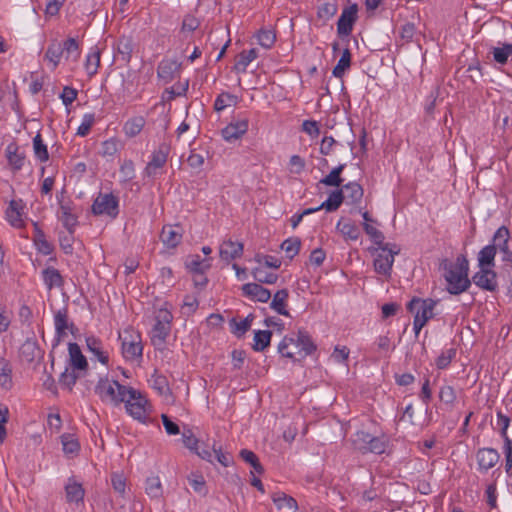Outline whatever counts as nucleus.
<instances>
[{"mask_svg": "<svg viewBox=\"0 0 512 512\" xmlns=\"http://www.w3.org/2000/svg\"><path fill=\"white\" fill-rule=\"evenodd\" d=\"M444 278L448 283L447 291L453 295H459L468 290L471 280L468 278L469 262L464 255H459L455 263L444 260L441 263Z\"/></svg>", "mask_w": 512, "mask_h": 512, "instance_id": "obj_1", "label": "nucleus"}, {"mask_svg": "<svg viewBox=\"0 0 512 512\" xmlns=\"http://www.w3.org/2000/svg\"><path fill=\"white\" fill-rule=\"evenodd\" d=\"M129 387L120 384L116 380H109L107 377L100 378L95 386V393L103 402H110L119 405L125 401Z\"/></svg>", "mask_w": 512, "mask_h": 512, "instance_id": "obj_2", "label": "nucleus"}, {"mask_svg": "<svg viewBox=\"0 0 512 512\" xmlns=\"http://www.w3.org/2000/svg\"><path fill=\"white\" fill-rule=\"evenodd\" d=\"M295 345L300 348V351L304 352L303 357L312 354L316 350V345L312 341L309 333L304 329H299L296 337L285 336L278 345V352L286 358L294 359V353L288 350L290 345Z\"/></svg>", "mask_w": 512, "mask_h": 512, "instance_id": "obj_3", "label": "nucleus"}, {"mask_svg": "<svg viewBox=\"0 0 512 512\" xmlns=\"http://www.w3.org/2000/svg\"><path fill=\"white\" fill-rule=\"evenodd\" d=\"M399 253L400 247L394 243H386L384 246L377 247L373 251V254H375V259L373 262L375 271L378 274L384 276L385 279H390L394 257Z\"/></svg>", "mask_w": 512, "mask_h": 512, "instance_id": "obj_4", "label": "nucleus"}, {"mask_svg": "<svg viewBox=\"0 0 512 512\" xmlns=\"http://www.w3.org/2000/svg\"><path fill=\"white\" fill-rule=\"evenodd\" d=\"M124 403L130 416L142 423L146 421L150 405L146 397L140 391L129 387V392H127Z\"/></svg>", "mask_w": 512, "mask_h": 512, "instance_id": "obj_5", "label": "nucleus"}, {"mask_svg": "<svg viewBox=\"0 0 512 512\" xmlns=\"http://www.w3.org/2000/svg\"><path fill=\"white\" fill-rule=\"evenodd\" d=\"M172 315L168 311H160L156 317V323L151 330V342L155 347L162 348L166 343V338L171 331Z\"/></svg>", "mask_w": 512, "mask_h": 512, "instance_id": "obj_6", "label": "nucleus"}, {"mask_svg": "<svg viewBox=\"0 0 512 512\" xmlns=\"http://www.w3.org/2000/svg\"><path fill=\"white\" fill-rule=\"evenodd\" d=\"M437 305V301L431 298L420 299L413 298L407 304V310L410 313H415L414 317H418L420 321L423 323H427L430 319L434 317V308Z\"/></svg>", "mask_w": 512, "mask_h": 512, "instance_id": "obj_7", "label": "nucleus"}, {"mask_svg": "<svg viewBox=\"0 0 512 512\" xmlns=\"http://www.w3.org/2000/svg\"><path fill=\"white\" fill-rule=\"evenodd\" d=\"M92 212L95 215H107L115 218L118 213V199L113 194H99L92 205Z\"/></svg>", "mask_w": 512, "mask_h": 512, "instance_id": "obj_8", "label": "nucleus"}, {"mask_svg": "<svg viewBox=\"0 0 512 512\" xmlns=\"http://www.w3.org/2000/svg\"><path fill=\"white\" fill-rule=\"evenodd\" d=\"M169 153L170 145L161 143L152 153L151 160L144 170L145 175L150 178H155L159 174V170L166 164Z\"/></svg>", "mask_w": 512, "mask_h": 512, "instance_id": "obj_9", "label": "nucleus"}, {"mask_svg": "<svg viewBox=\"0 0 512 512\" xmlns=\"http://www.w3.org/2000/svg\"><path fill=\"white\" fill-rule=\"evenodd\" d=\"M357 13V4H352L343 9L337 22V34L339 37H347L352 33L353 26L357 21Z\"/></svg>", "mask_w": 512, "mask_h": 512, "instance_id": "obj_10", "label": "nucleus"}, {"mask_svg": "<svg viewBox=\"0 0 512 512\" xmlns=\"http://www.w3.org/2000/svg\"><path fill=\"white\" fill-rule=\"evenodd\" d=\"M472 281L479 288L487 291H495L497 289V274L492 268H480L472 277Z\"/></svg>", "mask_w": 512, "mask_h": 512, "instance_id": "obj_11", "label": "nucleus"}, {"mask_svg": "<svg viewBox=\"0 0 512 512\" xmlns=\"http://www.w3.org/2000/svg\"><path fill=\"white\" fill-rule=\"evenodd\" d=\"M24 208L25 204L21 199L10 201L5 211V216L12 227L20 229L25 226L23 219Z\"/></svg>", "mask_w": 512, "mask_h": 512, "instance_id": "obj_12", "label": "nucleus"}, {"mask_svg": "<svg viewBox=\"0 0 512 512\" xmlns=\"http://www.w3.org/2000/svg\"><path fill=\"white\" fill-rule=\"evenodd\" d=\"M476 458L479 468L481 470L488 471L498 463L500 455L496 449L481 448L477 451Z\"/></svg>", "mask_w": 512, "mask_h": 512, "instance_id": "obj_13", "label": "nucleus"}, {"mask_svg": "<svg viewBox=\"0 0 512 512\" xmlns=\"http://www.w3.org/2000/svg\"><path fill=\"white\" fill-rule=\"evenodd\" d=\"M181 64L176 60L164 59L157 67V75L164 83L171 82L175 75L179 73Z\"/></svg>", "mask_w": 512, "mask_h": 512, "instance_id": "obj_14", "label": "nucleus"}, {"mask_svg": "<svg viewBox=\"0 0 512 512\" xmlns=\"http://www.w3.org/2000/svg\"><path fill=\"white\" fill-rule=\"evenodd\" d=\"M69 363L73 370L81 373L85 372L88 368V362L86 357L82 354V351L77 343H69Z\"/></svg>", "mask_w": 512, "mask_h": 512, "instance_id": "obj_15", "label": "nucleus"}, {"mask_svg": "<svg viewBox=\"0 0 512 512\" xmlns=\"http://www.w3.org/2000/svg\"><path fill=\"white\" fill-rule=\"evenodd\" d=\"M43 354L44 352L39 347L37 341L32 338L26 339L20 347V356L28 363L41 359Z\"/></svg>", "mask_w": 512, "mask_h": 512, "instance_id": "obj_16", "label": "nucleus"}, {"mask_svg": "<svg viewBox=\"0 0 512 512\" xmlns=\"http://www.w3.org/2000/svg\"><path fill=\"white\" fill-rule=\"evenodd\" d=\"M242 291L245 296L262 303H266L271 298V292L258 283L244 284Z\"/></svg>", "mask_w": 512, "mask_h": 512, "instance_id": "obj_17", "label": "nucleus"}, {"mask_svg": "<svg viewBox=\"0 0 512 512\" xmlns=\"http://www.w3.org/2000/svg\"><path fill=\"white\" fill-rule=\"evenodd\" d=\"M160 239L168 248H175L182 239L181 228L172 225L164 226L160 234Z\"/></svg>", "mask_w": 512, "mask_h": 512, "instance_id": "obj_18", "label": "nucleus"}, {"mask_svg": "<svg viewBox=\"0 0 512 512\" xmlns=\"http://www.w3.org/2000/svg\"><path fill=\"white\" fill-rule=\"evenodd\" d=\"M220 257L225 261H231L241 257L243 253V244L232 240L224 241L220 246Z\"/></svg>", "mask_w": 512, "mask_h": 512, "instance_id": "obj_19", "label": "nucleus"}, {"mask_svg": "<svg viewBox=\"0 0 512 512\" xmlns=\"http://www.w3.org/2000/svg\"><path fill=\"white\" fill-rule=\"evenodd\" d=\"M248 130V120L244 119L237 121L236 123H230L224 129H222V136L227 141H233L239 139Z\"/></svg>", "mask_w": 512, "mask_h": 512, "instance_id": "obj_20", "label": "nucleus"}, {"mask_svg": "<svg viewBox=\"0 0 512 512\" xmlns=\"http://www.w3.org/2000/svg\"><path fill=\"white\" fill-rule=\"evenodd\" d=\"M54 324L57 335V342L66 336V330L70 329L73 332L74 325L73 323H68V311L66 308L60 309L56 312L54 316Z\"/></svg>", "mask_w": 512, "mask_h": 512, "instance_id": "obj_21", "label": "nucleus"}, {"mask_svg": "<svg viewBox=\"0 0 512 512\" xmlns=\"http://www.w3.org/2000/svg\"><path fill=\"white\" fill-rule=\"evenodd\" d=\"M497 47H492L490 53L495 63L504 66L508 63L509 57L512 59V43L498 42Z\"/></svg>", "mask_w": 512, "mask_h": 512, "instance_id": "obj_22", "label": "nucleus"}, {"mask_svg": "<svg viewBox=\"0 0 512 512\" xmlns=\"http://www.w3.org/2000/svg\"><path fill=\"white\" fill-rule=\"evenodd\" d=\"M86 345L89 352H91L100 363L103 365H108L109 356L107 352L103 350V344L100 339L89 336L86 338Z\"/></svg>", "mask_w": 512, "mask_h": 512, "instance_id": "obj_23", "label": "nucleus"}, {"mask_svg": "<svg viewBox=\"0 0 512 512\" xmlns=\"http://www.w3.org/2000/svg\"><path fill=\"white\" fill-rule=\"evenodd\" d=\"M272 500L276 505L277 509L281 512H296L297 502L291 496L286 495L283 492H277L272 495Z\"/></svg>", "mask_w": 512, "mask_h": 512, "instance_id": "obj_24", "label": "nucleus"}, {"mask_svg": "<svg viewBox=\"0 0 512 512\" xmlns=\"http://www.w3.org/2000/svg\"><path fill=\"white\" fill-rule=\"evenodd\" d=\"M343 194L348 204H358L361 202L364 191L361 185L356 182H349L342 186Z\"/></svg>", "mask_w": 512, "mask_h": 512, "instance_id": "obj_25", "label": "nucleus"}, {"mask_svg": "<svg viewBox=\"0 0 512 512\" xmlns=\"http://www.w3.org/2000/svg\"><path fill=\"white\" fill-rule=\"evenodd\" d=\"M6 157L13 168V170H20L25 161L24 152H20V149L16 143H10L6 148Z\"/></svg>", "mask_w": 512, "mask_h": 512, "instance_id": "obj_26", "label": "nucleus"}, {"mask_svg": "<svg viewBox=\"0 0 512 512\" xmlns=\"http://www.w3.org/2000/svg\"><path fill=\"white\" fill-rule=\"evenodd\" d=\"M59 219L62 221L63 226L68 230L69 234L74 233V229L78 224L77 216L72 212L69 204H60Z\"/></svg>", "mask_w": 512, "mask_h": 512, "instance_id": "obj_27", "label": "nucleus"}, {"mask_svg": "<svg viewBox=\"0 0 512 512\" xmlns=\"http://www.w3.org/2000/svg\"><path fill=\"white\" fill-rule=\"evenodd\" d=\"M185 265L193 274L205 273L211 267L210 259H201L199 255L188 256Z\"/></svg>", "mask_w": 512, "mask_h": 512, "instance_id": "obj_28", "label": "nucleus"}, {"mask_svg": "<svg viewBox=\"0 0 512 512\" xmlns=\"http://www.w3.org/2000/svg\"><path fill=\"white\" fill-rule=\"evenodd\" d=\"M66 499L68 502H83L85 490L82 485L72 479H69L68 484L65 486Z\"/></svg>", "mask_w": 512, "mask_h": 512, "instance_id": "obj_29", "label": "nucleus"}, {"mask_svg": "<svg viewBox=\"0 0 512 512\" xmlns=\"http://www.w3.org/2000/svg\"><path fill=\"white\" fill-rule=\"evenodd\" d=\"M43 281L47 288L51 290L54 287H61L63 285V277L59 270L54 267H47L42 271Z\"/></svg>", "mask_w": 512, "mask_h": 512, "instance_id": "obj_30", "label": "nucleus"}, {"mask_svg": "<svg viewBox=\"0 0 512 512\" xmlns=\"http://www.w3.org/2000/svg\"><path fill=\"white\" fill-rule=\"evenodd\" d=\"M258 53L255 48H252L250 50H244L242 51L238 56L236 63L234 65V70H236L238 73H245L247 66L257 58Z\"/></svg>", "mask_w": 512, "mask_h": 512, "instance_id": "obj_31", "label": "nucleus"}, {"mask_svg": "<svg viewBox=\"0 0 512 512\" xmlns=\"http://www.w3.org/2000/svg\"><path fill=\"white\" fill-rule=\"evenodd\" d=\"M496 246L487 245L478 253V263L480 268H492L495 266Z\"/></svg>", "mask_w": 512, "mask_h": 512, "instance_id": "obj_32", "label": "nucleus"}, {"mask_svg": "<svg viewBox=\"0 0 512 512\" xmlns=\"http://www.w3.org/2000/svg\"><path fill=\"white\" fill-rule=\"evenodd\" d=\"M289 292L287 289L278 290L273 297L270 307L275 310L278 314L283 316H289V312L285 309Z\"/></svg>", "mask_w": 512, "mask_h": 512, "instance_id": "obj_33", "label": "nucleus"}, {"mask_svg": "<svg viewBox=\"0 0 512 512\" xmlns=\"http://www.w3.org/2000/svg\"><path fill=\"white\" fill-rule=\"evenodd\" d=\"M63 53L64 48H62V43L53 40L48 45L44 58L53 64V68H56Z\"/></svg>", "mask_w": 512, "mask_h": 512, "instance_id": "obj_34", "label": "nucleus"}, {"mask_svg": "<svg viewBox=\"0 0 512 512\" xmlns=\"http://www.w3.org/2000/svg\"><path fill=\"white\" fill-rule=\"evenodd\" d=\"M344 199L345 196L343 194V190H334L330 193L328 199L319 206V208H323L327 212H334L340 207Z\"/></svg>", "mask_w": 512, "mask_h": 512, "instance_id": "obj_35", "label": "nucleus"}, {"mask_svg": "<svg viewBox=\"0 0 512 512\" xmlns=\"http://www.w3.org/2000/svg\"><path fill=\"white\" fill-rule=\"evenodd\" d=\"M272 332L270 330H257L254 333V344L252 348L254 351L261 352L270 346Z\"/></svg>", "mask_w": 512, "mask_h": 512, "instance_id": "obj_36", "label": "nucleus"}, {"mask_svg": "<svg viewBox=\"0 0 512 512\" xmlns=\"http://www.w3.org/2000/svg\"><path fill=\"white\" fill-rule=\"evenodd\" d=\"M345 166V164H340L334 169H332V171L327 176H325L319 181V184L333 187L343 186V178L341 177V174L345 169Z\"/></svg>", "mask_w": 512, "mask_h": 512, "instance_id": "obj_37", "label": "nucleus"}, {"mask_svg": "<svg viewBox=\"0 0 512 512\" xmlns=\"http://www.w3.org/2000/svg\"><path fill=\"white\" fill-rule=\"evenodd\" d=\"M122 353L126 359H135L142 356V346L140 341L135 339L131 341H122Z\"/></svg>", "mask_w": 512, "mask_h": 512, "instance_id": "obj_38", "label": "nucleus"}, {"mask_svg": "<svg viewBox=\"0 0 512 512\" xmlns=\"http://www.w3.org/2000/svg\"><path fill=\"white\" fill-rule=\"evenodd\" d=\"M351 66V52L348 48L344 49L337 65L333 68L332 74L336 78H342L347 69Z\"/></svg>", "mask_w": 512, "mask_h": 512, "instance_id": "obj_39", "label": "nucleus"}, {"mask_svg": "<svg viewBox=\"0 0 512 512\" xmlns=\"http://www.w3.org/2000/svg\"><path fill=\"white\" fill-rule=\"evenodd\" d=\"M63 452L68 456H75L80 450L78 439L72 434H63L61 436Z\"/></svg>", "mask_w": 512, "mask_h": 512, "instance_id": "obj_40", "label": "nucleus"}, {"mask_svg": "<svg viewBox=\"0 0 512 512\" xmlns=\"http://www.w3.org/2000/svg\"><path fill=\"white\" fill-rule=\"evenodd\" d=\"M254 316L249 314L245 319L237 322L235 318L230 321L231 331L238 338L242 337L250 328Z\"/></svg>", "mask_w": 512, "mask_h": 512, "instance_id": "obj_41", "label": "nucleus"}, {"mask_svg": "<svg viewBox=\"0 0 512 512\" xmlns=\"http://www.w3.org/2000/svg\"><path fill=\"white\" fill-rule=\"evenodd\" d=\"M337 229L349 240H357L360 236V229L351 221L343 222L340 220L337 224Z\"/></svg>", "mask_w": 512, "mask_h": 512, "instance_id": "obj_42", "label": "nucleus"}, {"mask_svg": "<svg viewBox=\"0 0 512 512\" xmlns=\"http://www.w3.org/2000/svg\"><path fill=\"white\" fill-rule=\"evenodd\" d=\"M371 437L372 435L367 432L357 431L352 435L351 442L356 450L362 453H367V448L370 445L369 440H371Z\"/></svg>", "mask_w": 512, "mask_h": 512, "instance_id": "obj_43", "label": "nucleus"}, {"mask_svg": "<svg viewBox=\"0 0 512 512\" xmlns=\"http://www.w3.org/2000/svg\"><path fill=\"white\" fill-rule=\"evenodd\" d=\"M100 65V50L95 47L92 49V51L88 54L85 62V69L87 71V74L92 77L94 76L99 68Z\"/></svg>", "mask_w": 512, "mask_h": 512, "instance_id": "obj_44", "label": "nucleus"}, {"mask_svg": "<svg viewBox=\"0 0 512 512\" xmlns=\"http://www.w3.org/2000/svg\"><path fill=\"white\" fill-rule=\"evenodd\" d=\"M34 228L35 234L33 239L39 251L45 255L50 254L52 252V245L46 240L44 232L39 229L37 223H34Z\"/></svg>", "mask_w": 512, "mask_h": 512, "instance_id": "obj_45", "label": "nucleus"}, {"mask_svg": "<svg viewBox=\"0 0 512 512\" xmlns=\"http://www.w3.org/2000/svg\"><path fill=\"white\" fill-rule=\"evenodd\" d=\"M145 125V120L143 117H134L128 120L124 125L125 134L129 137H135L138 135Z\"/></svg>", "mask_w": 512, "mask_h": 512, "instance_id": "obj_46", "label": "nucleus"}, {"mask_svg": "<svg viewBox=\"0 0 512 512\" xmlns=\"http://www.w3.org/2000/svg\"><path fill=\"white\" fill-rule=\"evenodd\" d=\"M238 103V97L236 95L223 92L215 100L214 109L218 112L224 110L226 107L236 105Z\"/></svg>", "mask_w": 512, "mask_h": 512, "instance_id": "obj_47", "label": "nucleus"}, {"mask_svg": "<svg viewBox=\"0 0 512 512\" xmlns=\"http://www.w3.org/2000/svg\"><path fill=\"white\" fill-rule=\"evenodd\" d=\"M239 456L241 457V459L243 461L250 464L256 473L263 474L264 468L261 465V463L259 462L257 455L253 451L248 450V449H242L239 452Z\"/></svg>", "mask_w": 512, "mask_h": 512, "instance_id": "obj_48", "label": "nucleus"}, {"mask_svg": "<svg viewBox=\"0 0 512 512\" xmlns=\"http://www.w3.org/2000/svg\"><path fill=\"white\" fill-rule=\"evenodd\" d=\"M145 491L151 498L162 496V485L159 477L152 476L146 479Z\"/></svg>", "mask_w": 512, "mask_h": 512, "instance_id": "obj_49", "label": "nucleus"}, {"mask_svg": "<svg viewBox=\"0 0 512 512\" xmlns=\"http://www.w3.org/2000/svg\"><path fill=\"white\" fill-rule=\"evenodd\" d=\"M252 275L258 284H274L278 280V275L275 273H268L262 267H256L252 270Z\"/></svg>", "mask_w": 512, "mask_h": 512, "instance_id": "obj_50", "label": "nucleus"}, {"mask_svg": "<svg viewBox=\"0 0 512 512\" xmlns=\"http://www.w3.org/2000/svg\"><path fill=\"white\" fill-rule=\"evenodd\" d=\"M338 11V4L336 1L327 2L322 4L317 11V16L319 19H322L324 22L330 20L332 17L336 15Z\"/></svg>", "mask_w": 512, "mask_h": 512, "instance_id": "obj_51", "label": "nucleus"}, {"mask_svg": "<svg viewBox=\"0 0 512 512\" xmlns=\"http://www.w3.org/2000/svg\"><path fill=\"white\" fill-rule=\"evenodd\" d=\"M259 45L263 48L269 49L271 48L275 41L276 35L275 32L271 29H260L256 35Z\"/></svg>", "mask_w": 512, "mask_h": 512, "instance_id": "obj_52", "label": "nucleus"}, {"mask_svg": "<svg viewBox=\"0 0 512 512\" xmlns=\"http://www.w3.org/2000/svg\"><path fill=\"white\" fill-rule=\"evenodd\" d=\"M33 149L35 156L41 162H46L49 159L47 146L44 144L42 137L39 133L33 138Z\"/></svg>", "mask_w": 512, "mask_h": 512, "instance_id": "obj_53", "label": "nucleus"}, {"mask_svg": "<svg viewBox=\"0 0 512 512\" xmlns=\"http://www.w3.org/2000/svg\"><path fill=\"white\" fill-rule=\"evenodd\" d=\"M301 241L297 237L286 239L282 244L281 248L286 252L289 259H293L300 250Z\"/></svg>", "mask_w": 512, "mask_h": 512, "instance_id": "obj_54", "label": "nucleus"}, {"mask_svg": "<svg viewBox=\"0 0 512 512\" xmlns=\"http://www.w3.org/2000/svg\"><path fill=\"white\" fill-rule=\"evenodd\" d=\"M84 373H81L79 371L73 370L71 372L66 369L59 378V383L68 388L69 390H72L73 386L76 384L78 378L83 376Z\"/></svg>", "mask_w": 512, "mask_h": 512, "instance_id": "obj_55", "label": "nucleus"}, {"mask_svg": "<svg viewBox=\"0 0 512 512\" xmlns=\"http://www.w3.org/2000/svg\"><path fill=\"white\" fill-rule=\"evenodd\" d=\"M111 486L120 496H125L126 477L122 473L113 472L110 476Z\"/></svg>", "mask_w": 512, "mask_h": 512, "instance_id": "obj_56", "label": "nucleus"}, {"mask_svg": "<svg viewBox=\"0 0 512 512\" xmlns=\"http://www.w3.org/2000/svg\"><path fill=\"white\" fill-rule=\"evenodd\" d=\"M510 232L506 226H501L497 229L493 236L492 246H496V249L506 246L509 244Z\"/></svg>", "mask_w": 512, "mask_h": 512, "instance_id": "obj_57", "label": "nucleus"}, {"mask_svg": "<svg viewBox=\"0 0 512 512\" xmlns=\"http://www.w3.org/2000/svg\"><path fill=\"white\" fill-rule=\"evenodd\" d=\"M62 48H64V52L66 53V58L69 59L71 56L74 61H77L80 56L79 44L75 38H68L63 44Z\"/></svg>", "mask_w": 512, "mask_h": 512, "instance_id": "obj_58", "label": "nucleus"}, {"mask_svg": "<svg viewBox=\"0 0 512 512\" xmlns=\"http://www.w3.org/2000/svg\"><path fill=\"white\" fill-rule=\"evenodd\" d=\"M363 229L366 234L369 235L374 244H376L378 247L384 246L386 244L384 243L385 237L383 233L374 226L370 225L369 223H364Z\"/></svg>", "mask_w": 512, "mask_h": 512, "instance_id": "obj_59", "label": "nucleus"}, {"mask_svg": "<svg viewBox=\"0 0 512 512\" xmlns=\"http://www.w3.org/2000/svg\"><path fill=\"white\" fill-rule=\"evenodd\" d=\"M370 445L367 448V453H375V454H382L385 452L387 447V442L384 439V437H375L372 436L371 440H369Z\"/></svg>", "mask_w": 512, "mask_h": 512, "instance_id": "obj_60", "label": "nucleus"}, {"mask_svg": "<svg viewBox=\"0 0 512 512\" xmlns=\"http://www.w3.org/2000/svg\"><path fill=\"white\" fill-rule=\"evenodd\" d=\"M456 392L454 388L450 385H445L440 388L439 391V399L447 404V405H453L456 401Z\"/></svg>", "mask_w": 512, "mask_h": 512, "instance_id": "obj_61", "label": "nucleus"}, {"mask_svg": "<svg viewBox=\"0 0 512 512\" xmlns=\"http://www.w3.org/2000/svg\"><path fill=\"white\" fill-rule=\"evenodd\" d=\"M189 483L195 492L206 495V483L202 475L192 474L191 477H189Z\"/></svg>", "mask_w": 512, "mask_h": 512, "instance_id": "obj_62", "label": "nucleus"}, {"mask_svg": "<svg viewBox=\"0 0 512 512\" xmlns=\"http://www.w3.org/2000/svg\"><path fill=\"white\" fill-rule=\"evenodd\" d=\"M95 122L94 114H85L81 125L78 127L77 135L85 137L89 134L91 127Z\"/></svg>", "mask_w": 512, "mask_h": 512, "instance_id": "obj_63", "label": "nucleus"}, {"mask_svg": "<svg viewBox=\"0 0 512 512\" xmlns=\"http://www.w3.org/2000/svg\"><path fill=\"white\" fill-rule=\"evenodd\" d=\"M118 151V141L114 138L106 140L102 143V156H114Z\"/></svg>", "mask_w": 512, "mask_h": 512, "instance_id": "obj_64", "label": "nucleus"}]
</instances>
